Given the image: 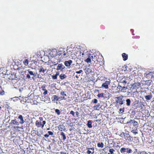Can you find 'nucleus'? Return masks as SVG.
<instances>
[{
	"mask_svg": "<svg viewBox=\"0 0 154 154\" xmlns=\"http://www.w3.org/2000/svg\"><path fill=\"white\" fill-rule=\"evenodd\" d=\"M116 101L118 105H125V100L124 97L121 96L116 97Z\"/></svg>",
	"mask_w": 154,
	"mask_h": 154,
	"instance_id": "2",
	"label": "nucleus"
},
{
	"mask_svg": "<svg viewBox=\"0 0 154 154\" xmlns=\"http://www.w3.org/2000/svg\"><path fill=\"white\" fill-rule=\"evenodd\" d=\"M84 70H85V72L86 74H88L90 73L92 71V70L90 68H85L84 69Z\"/></svg>",
	"mask_w": 154,
	"mask_h": 154,
	"instance_id": "21",
	"label": "nucleus"
},
{
	"mask_svg": "<svg viewBox=\"0 0 154 154\" xmlns=\"http://www.w3.org/2000/svg\"><path fill=\"white\" fill-rule=\"evenodd\" d=\"M58 128V130L60 131H62L63 130L65 131L66 130L65 126L63 124L59 125Z\"/></svg>",
	"mask_w": 154,
	"mask_h": 154,
	"instance_id": "11",
	"label": "nucleus"
},
{
	"mask_svg": "<svg viewBox=\"0 0 154 154\" xmlns=\"http://www.w3.org/2000/svg\"><path fill=\"white\" fill-rule=\"evenodd\" d=\"M68 49H67L66 50V51H67V54H69V55L70 54V53H70V51H68Z\"/></svg>",
	"mask_w": 154,
	"mask_h": 154,
	"instance_id": "50",
	"label": "nucleus"
},
{
	"mask_svg": "<svg viewBox=\"0 0 154 154\" xmlns=\"http://www.w3.org/2000/svg\"><path fill=\"white\" fill-rule=\"evenodd\" d=\"M70 114L72 115L73 116H74L75 112L73 111H71Z\"/></svg>",
	"mask_w": 154,
	"mask_h": 154,
	"instance_id": "45",
	"label": "nucleus"
},
{
	"mask_svg": "<svg viewBox=\"0 0 154 154\" xmlns=\"http://www.w3.org/2000/svg\"><path fill=\"white\" fill-rule=\"evenodd\" d=\"M63 57H67L69 56V54H67V53H64L63 55Z\"/></svg>",
	"mask_w": 154,
	"mask_h": 154,
	"instance_id": "40",
	"label": "nucleus"
},
{
	"mask_svg": "<svg viewBox=\"0 0 154 154\" xmlns=\"http://www.w3.org/2000/svg\"><path fill=\"white\" fill-rule=\"evenodd\" d=\"M85 61L87 63H89L91 61V58L88 57L85 60Z\"/></svg>",
	"mask_w": 154,
	"mask_h": 154,
	"instance_id": "39",
	"label": "nucleus"
},
{
	"mask_svg": "<svg viewBox=\"0 0 154 154\" xmlns=\"http://www.w3.org/2000/svg\"><path fill=\"white\" fill-rule=\"evenodd\" d=\"M60 78L61 80L63 79L66 78L67 77V76L63 74H61L60 75Z\"/></svg>",
	"mask_w": 154,
	"mask_h": 154,
	"instance_id": "20",
	"label": "nucleus"
},
{
	"mask_svg": "<svg viewBox=\"0 0 154 154\" xmlns=\"http://www.w3.org/2000/svg\"><path fill=\"white\" fill-rule=\"evenodd\" d=\"M60 97H58L57 96L54 95L53 97L52 98V99L53 101H57L58 100L60 99Z\"/></svg>",
	"mask_w": 154,
	"mask_h": 154,
	"instance_id": "14",
	"label": "nucleus"
},
{
	"mask_svg": "<svg viewBox=\"0 0 154 154\" xmlns=\"http://www.w3.org/2000/svg\"><path fill=\"white\" fill-rule=\"evenodd\" d=\"M45 70H46V69H45L42 67H41L39 69V72H42L43 73H44Z\"/></svg>",
	"mask_w": 154,
	"mask_h": 154,
	"instance_id": "30",
	"label": "nucleus"
},
{
	"mask_svg": "<svg viewBox=\"0 0 154 154\" xmlns=\"http://www.w3.org/2000/svg\"><path fill=\"white\" fill-rule=\"evenodd\" d=\"M78 65H79V64L78 63H77L76 64V66H77Z\"/></svg>",
	"mask_w": 154,
	"mask_h": 154,
	"instance_id": "62",
	"label": "nucleus"
},
{
	"mask_svg": "<svg viewBox=\"0 0 154 154\" xmlns=\"http://www.w3.org/2000/svg\"><path fill=\"white\" fill-rule=\"evenodd\" d=\"M126 152L128 153H131L132 152V150L129 148H125Z\"/></svg>",
	"mask_w": 154,
	"mask_h": 154,
	"instance_id": "26",
	"label": "nucleus"
},
{
	"mask_svg": "<svg viewBox=\"0 0 154 154\" xmlns=\"http://www.w3.org/2000/svg\"><path fill=\"white\" fill-rule=\"evenodd\" d=\"M18 119H20V121L19 122V123L21 124H23L25 121L23 120V117L22 115H20L18 117Z\"/></svg>",
	"mask_w": 154,
	"mask_h": 154,
	"instance_id": "13",
	"label": "nucleus"
},
{
	"mask_svg": "<svg viewBox=\"0 0 154 154\" xmlns=\"http://www.w3.org/2000/svg\"><path fill=\"white\" fill-rule=\"evenodd\" d=\"M28 72L29 74L31 75H32L34 77H35L36 76V74H35V73H34L33 72L31 71H30L29 70H28Z\"/></svg>",
	"mask_w": 154,
	"mask_h": 154,
	"instance_id": "29",
	"label": "nucleus"
},
{
	"mask_svg": "<svg viewBox=\"0 0 154 154\" xmlns=\"http://www.w3.org/2000/svg\"><path fill=\"white\" fill-rule=\"evenodd\" d=\"M60 135L62 137V139L63 140H65L66 139V137L64 133L63 132L60 133Z\"/></svg>",
	"mask_w": 154,
	"mask_h": 154,
	"instance_id": "18",
	"label": "nucleus"
},
{
	"mask_svg": "<svg viewBox=\"0 0 154 154\" xmlns=\"http://www.w3.org/2000/svg\"><path fill=\"white\" fill-rule=\"evenodd\" d=\"M109 152L108 154H113L114 153V152L115 151V150L113 149H109Z\"/></svg>",
	"mask_w": 154,
	"mask_h": 154,
	"instance_id": "33",
	"label": "nucleus"
},
{
	"mask_svg": "<svg viewBox=\"0 0 154 154\" xmlns=\"http://www.w3.org/2000/svg\"><path fill=\"white\" fill-rule=\"evenodd\" d=\"M0 94L2 95L5 94V92L1 86L0 87Z\"/></svg>",
	"mask_w": 154,
	"mask_h": 154,
	"instance_id": "28",
	"label": "nucleus"
},
{
	"mask_svg": "<svg viewBox=\"0 0 154 154\" xmlns=\"http://www.w3.org/2000/svg\"><path fill=\"white\" fill-rule=\"evenodd\" d=\"M48 133L49 135H52L53 134V133L51 131H48Z\"/></svg>",
	"mask_w": 154,
	"mask_h": 154,
	"instance_id": "43",
	"label": "nucleus"
},
{
	"mask_svg": "<svg viewBox=\"0 0 154 154\" xmlns=\"http://www.w3.org/2000/svg\"><path fill=\"white\" fill-rule=\"evenodd\" d=\"M87 149H90V150L91 149V150H92L93 151H94V148H93V147L90 148H87Z\"/></svg>",
	"mask_w": 154,
	"mask_h": 154,
	"instance_id": "51",
	"label": "nucleus"
},
{
	"mask_svg": "<svg viewBox=\"0 0 154 154\" xmlns=\"http://www.w3.org/2000/svg\"><path fill=\"white\" fill-rule=\"evenodd\" d=\"M126 102V104L127 106H129L130 105L131 101L129 99H127L125 100V102Z\"/></svg>",
	"mask_w": 154,
	"mask_h": 154,
	"instance_id": "23",
	"label": "nucleus"
},
{
	"mask_svg": "<svg viewBox=\"0 0 154 154\" xmlns=\"http://www.w3.org/2000/svg\"><path fill=\"white\" fill-rule=\"evenodd\" d=\"M16 98H18V97L17 98V97H15L14 98V99L13 100H15V99H16Z\"/></svg>",
	"mask_w": 154,
	"mask_h": 154,
	"instance_id": "60",
	"label": "nucleus"
},
{
	"mask_svg": "<svg viewBox=\"0 0 154 154\" xmlns=\"http://www.w3.org/2000/svg\"><path fill=\"white\" fill-rule=\"evenodd\" d=\"M82 72V70H80L79 71H77L76 72V73H78V74H80Z\"/></svg>",
	"mask_w": 154,
	"mask_h": 154,
	"instance_id": "46",
	"label": "nucleus"
},
{
	"mask_svg": "<svg viewBox=\"0 0 154 154\" xmlns=\"http://www.w3.org/2000/svg\"><path fill=\"white\" fill-rule=\"evenodd\" d=\"M92 102L94 103H96L97 102V100L96 99H94L92 100Z\"/></svg>",
	"mask_w": 154,
	"mask_h": 154,
	"instance_id": "42",
	"label": "nucleus"
},
{
	"mask_svg": "<svg viewBox=\"0 0 154 154\" xmlns=\"http://www.w3.org/2000/svg\"><path fill=\"white\" fill-rule=\"evenodd\" d=\"M152 97V94H150L148 95H147L145 96V99L146 100H149Z\"/></svg>",
	"mask_w": 154,
	"mask_h": 154,
	"instance_id": "25",
	"label": "nucleus"
},
{
	"mask_svg": "<svg viewBox=\"0 0 154 154\" xmlns=\"http://www.w3.org/2000/svg\"><path fill=\"white\" fill-rule=\"evenodd\" d=\"M44 92L43 93V94L44 95H45L47 94L48 93V91L47 90H46L45 91H44Z\"/></svg>",
	"mask_w": 154,
	"mask_h": 154,
	"instance_id": "48",
	"label": "nucleus"
},
{
	"mask_svg": "<svg viewBox=\"0 0 154 154\" xmlns=\"http://www.w3.org/2000/svg\"><path fill=\"white\" fill-rule=\"evenodd\" d=\"M126 84H125L122 83V82H119V84L118 86H125V85Z\"/></svg>",
	"mask_w": 154,
	"mask_h": 154,
	"instance_id": "36",
	"label": "nucleus"
},
{
	"mask_svg": "<svg viewBox=\"0 0 154 154\" xmlns=\"http://www.w3.org/2000/svg\"><path fill=\"white\" fill-rule=\"evenodd\" d=\"M59 75V72H57L56 73V74L55 75L57 76L58 75Z\"/></svg>",
	"mask_w": 154,
	"mask_h": 154,
	"instance_id": "56",
	"label": "nucleus"
},
{
	"mask_svg": "<svg viewBox=\"0 0 154 154\" xmlns=\"http://www.w3.org/2000/svg\"><path fill=\"white\" fill-rule=\"evenodd\" d=\"M117 89H118L119 91L124 92V91H125L127 89V88L125 86H118Z\"/></svg>",
	"mask_w": 154,
	"mask_h": 154,
	"instance_id": "8",
	"label": "nucleus"
},
{
	"mask_svg": "<svg viewBox=\"0 0 154 154\" xmlns=\"http://www.w3.org/2000/svg\"><path fill=\"white\" fill-rule=\"evenodd\" d=\"M134 111L137 112H141L143 113L147 114L149 113V111L146 109L145 106H137V107L134 109Z\"/></svg>",
	"mask_w": 154,
	"mask_h": 154,
	"instance_id": "1",
	"label": "nucleus"
},
{
	"mask_svg": "<svg viewBox=\"0 0 154 154\" xmlns=\"http://www.w3.org/2000/svg\"><path fill=\"white\" fill-rule=\"evenodd\" d=\"M32 79H34V77L33 76V77H32Z\"/></svg>",
	"mask_w": 154,
	"mask_h": 154,
	"instance_id": "63",
	"label": "nucleus"
},
{
	"mask_svg": "<svg viewBox=\"0 0 154 154\" xmlns=\"http://www.w3.org/2000/svg\"><path fill=\"white\" fill-rule=\"evenodd\" d=\"M20 151H21L23 154L25 153V151L23 149H21Z\"/></svg>",
	"mask_w": 154,
	"mask_h": 154,
	"instance_id": "52",
	"label": "nucleus"
},
{
	"mask_svg": "<svg viewBox=\"0 0 154 154\" xmlns=\"http://www.w3.org/2000/svg\"><path fill=\"white\" fill-rule=\"evenodd\" d=\"M120 136L121 137L124 136V139L126 141H130L131 140V139L132 138L129 134L125 133L124 132H122Z\"/></svg>",
	"mask_w": 154,
	"mask_h": 154,
	"instance_id": "3",
	"label": "nucleus"
},
{
	"mask_svg": "<svg viewBox=\"0 0 154 154\" xmlns=\"http://www.w3.org/2000/svg\"><path fill=\"white\" fill-rule=\"evenodd\" d=\"M75 77L77 78H79V77L77 75H76L75 76Z\"/></svg>",
	"mask_w": 154,
	"mask_h": 154,
	"instance_id": "61",
	"label": "nucleus"
},
{
	"mask_svg": "<svg viewBox=\"0 0 154 154\" xmlns=\"http://www.w3.org/2000/svg\"><path fill=\"white\" fill-rule=\"evenodd\" d=\"M110 81H106L105 83H103L102 87L105 88L106 89H107L108 88V85L110 83Z\"/></svg>",
	"mask_w": 154,
	"mask_h": 154,
	"instance_id": "7",
	"label": "nucleus"
},
{
	"mask_svg": "<svg viewBox=\"0 0 154 154\" xmlns=\"http://www.w3.org/2000/svg\"><path fill=\"white\" fill-rule=\"evenodd\" d=\"M108 147H109L108 146L106 147L103 149V150L104 151H105V150H106V148Z\"/></svg>",
	"mask_w": 154,
	"mask_h": 154,
	"instance_id": "58",
	"label": "nucleus"
},
{
	"mask_svg": "<svg viewBox=\"0 0 154 154\" xmlns=\"http://www.w3.org/2000/svg\"><path fill=\"white\" fill-rule=\"evenodd\" d=\"M26 77H27V78L28 79H30V76L29 75V74H28L27 75Z\"/></svg>",
	"mask_w": 154,
	"mask_h": 154,
	"instance_id": "54",
	"label": "nucleus"
},
{
	"mask_svg": "<svg viewBox=\"0 0 154 154\" xmlns=\"http://www.w3.org/2000/svg\"><path fill=\"white\" fill-rule=\"evenodd\" d=\"M125 79L124 78L122 79L121 81V82H122V83L125 84H126L127 81H126V80H125Z\"/></svg>",
	"mask_w": 154,
	"mask_h": 154,
	"instance_id": "32",
	"label": "nucleus"
},
{
	"mask_svg": "<svg viewBox=\"0 0 154 154\" xmlns=\"http://www.w3.org/2000/svg\"><path fill=\"white\" fill-rule=\"evenodd\" d=\"M88 150L87 151V153L88 154H90L91 153V151L90 150V149H87Z\"/></svg>",
	"mask_w": 154,
	"mask_h": 154,
	"instance_id": "47",
	"label": "nucleus"
},
{
	"mask_svg": "<svg viewBox=\"0 0 154 154\" xmlns=\"http://www.w3.org/2000/svg\"><path fill=\"white\" fill-rule=\"evenodd\" d=\"M97 146L98 147L103 148V147L104 144L103 143H98L97 144Z\"/></svg>",
	"mask_w": 154,
	"mask_h": 154,
	"instance_id": "24",
	"label": "nucleus"
},
{
	"mask_svg": "<svg viewBox=\"0 0 154 154\" xmlns=\"http://www.w3.org/2000/svg\"><path fill=\"white\" fill-rule=\"evenodd\" d=\"M96 122H100L101 121V119H97V120L96 121Z\"/></svg>",
	"mask_w": 154,
	"mask_h": 154,
	"instance_id": "59",
	"label": "nucleus"
},
{
	"mask_svg": "<svg viewBox=\"0 0 154 154\" xmlns=\"http://www.w3.org/2000/svg\"><path fill=\"white\" fill-rule=\"evenodd\" d=\"M23 63L26 66H27L28 64V60L27 59H26L23 61Z\"/></svg>",
	"mask_w": 154,
	"mask_h": 154,
	"instance_id": "35",
	"label": "nucleus"
},
{
	"mask_svg": "<svg viewBox=\"0 0 154 154\" xmlns=\"http://www.w3.org/2000/svg\"><path fill=\"white\" fill-rule=\"evenodd\" d=\"M55 112L58 115H59L60 114V110L58 109H56L55 110Z\"/></svg>",
	"mask_w": 154,
	"mask_h": 154,
	"instance_id": "37",
	"label": "nucleus"
},
{
	"mask_svg": "<svg viewBox=\"0 0 154 154\" xmlns=\"http://www.w3.org/2000/svg\"><path fill=\"white\" fill-rule=\"evenodd\" d=\"M75 113L76 114L77 116H78L79 115V112H75Z\"/></svg>",
	"mask_w": 154,
	"mask_h": 154,
	"instance_id": "57",
	"label": "nucleus"
},
{
	"mask_svg": "<svg viewBox=\"0 0 154 154\" xmlns=\"http://www.w3.org/2000/svg\"><path fill=\"white\" fill-rule=\"evenodd\" d=\"M10 124L12 125H19V123L17 122L16 119L15 120H12L10 123Z\"/></svg>",
	"mask_w": 154,
	"mask_h": 154,
	"instance_id": "10",
	"label": "nucleus"
},
{
	"mask_svg": "<svg viewBox=\"0 0 154 154\" xmlns=\"http://www.w3.org/2000/svg\"><path fill=\"white\" fill-rule=\"evenodd\" d=\"M72 63V61L71 60H69L68 61H65L64 62V65L67 67L69 66Z\"/></svg>",
	"mask_w": 154,
	"mask_h": 154,
	"instance_id": "9",
	"label": "nucleus"
},
{
	"mask_svg": "<svg viewBox=\"0 0 154 154\" xmlns=\"http://www.w3.org/2000/svg\"><path fill=\"white\" fill-rule=\"evenodd\" d=\"M97 96L99 98H100V97L103 98V99H104V97L103 95V93H101L98 94L97 95Z\"/></svg>",
	"mask_w": 154,
	"mask_h": 154,
	"instance_id": "27",
	"label": "nucleus"
},
{
	"mask_svg": "<svg viewBox=\"0 0 154 154\" xmlns=\"http://www.w3.org/2000/svg\"><path fill=\"white\" fill-rule=\"evenodd\" d=\"M57 66L56 69L57 70H60L62 71L65 68V66L63 65L62 63L58 64L57 63L56 64H54V66Z\"/></svg>",
	"mask_w": 154,
	"mask_h": 154,
	"instance_id": "4",
	"label": "nucleus"
},
{
	"mask_svg": "<svg viewBox=\"0 0 154 154\" xmlns=\"http://www.w3.org/2000/svg\"><path fill=\"white\" fill-rule=\"evenodd\" d=\"M61 54H62L61 53H59V54H58V55H61Z\"/></svg>",
	"mask_w": 154,
	"mask_h": 154,
	"instance_id": "64",
	"label": "nucleus"
},
{
	"mask_svg": "<svg viewBox=\"0 0 154 154\" xmlns=\"http://www.w3.org/2000/svg\"><path fill=\"white\" fill-rule=\"evenodd\" d=\"M101 106H94V109L97 110H100V109H102V108H101Z\"/></svg>",
	"mask_w": 154,
	"mask_h": 154,
	"instance_id": "34",
	"label": "nucleus"
},
{
	"mask_svg": "<svg viewBox=\"0 0 154 154\" xmlns=\"http://www.w3.org/2000/svg\"><path fill=\"white\" fill-rule=\"evenodd\" d=\"M136 128V127H135ZM132 130L131 131V132L133 133L134 134H138L137 129V128H132Z\"/></svg>",
	"mask_w": 154,
	"mask_h": 154,
	"instance_id": "17",
	"label": "nucleus"
},
{
	"mask_svg": "<svg viewBox=\"0 0 154 154\" xmlns=\"http://www.w3.org/2000/svg\"><path fill=\"white\" fill-rule=\"evenodd\" d=\"M52 78L53 79H57V76L55 75H52Z\"/></svg>",
	"mask_w": 154,
	"mask_h": 154,
	"instance_id": "44",
	"label": "nucleus"
},
{
	"mask_svg": "<svg viewBox=\"0 0 154 154\" xmlns=\"http://www.w3.org/2000/svg\"><path fill=\"white\" fill-rule=\"evenodd\" d=\"M42 90L43 91H45L46 90V89H45V86H42Z\"/></svg>",
	"mask_w": 154,
	"mask_h": 154,
	"instance_id": "49",
	"label": "nucleus"
},
{
	"mask_svg": "<svg viewBox=\"0 0 154 154\" xmlns=\"http://www.w3.org/2000/svg\"><path fill=\"white\" fill-rule=\"evenodd\" d=\"M122 57L123 58V60L124 61L127 60L128 59V55L125 53H123L122 55Z\"/></svg>",
	"mask_w": 154,
	"mask_h": 154,
	"instance_id": "16",
	"label": "nucleus"
},
{
	"mask_svg": "<svg viewBox=\"0 0 154 154\" xmlns=\"http://www.w3.org/2000/svg\"><path fill=\"white\" fill-rule=\"evenodd\" d=\"M134 153L135 154H145L144 152L143 151H138L137 149H135L134 152Z\"/></svg>",
	"mask_w": 154,
	"mask_h": 154,
	"instance_id": "15",
	"label": "nucleus"
},
{
	"mask_svg": "<svg viewBox=\"0 0 154 154\" xmlns=\"http://www.w3.org/2000/svg\"><path fill=\"white\" fill-rule=\"evenodd\" d=\"M92 122L91 120H89L88 122V123L87 124V126L89 128H91L92 127Z\"/></svg>",
	"mask_w": 154,
	"mask_h": 154,
	"instance_id": "19",
	"label": "nucleus"
},
{
	"mask_svg": "<svg viewBox=\"0 0 154 154\" xmlns=\"http://www.w3.org/2000/svg\"><path fill=\"white\" fill-rule=\"evenodd\" d=\"M140 83H135L132 85V86L133 88L135 89L140 87Z\"/></svg>",
	"mask_w": 154,
	"mask_h": 154,
	"instance_id": "12",
	"label": "nucleus"
},
{
	"mask_svg": "<svg viewBox=\"0 0 154 154\" xmlns=\"http://www.w3.org/2000/svg\"><path fill=\"white\" fill-rule=\"evenodd\" d=\"M44 136L45 137L47 138V137H48L49 136V135L46 134H45L44 135Z\"/></svg>",
	"mask_w": 154,
	"mask_h": 154,
	"instance_id": "53",
	"label": "nucleus"
},
{
	"mask_svg": "<svg viewBox=\"0 0 154 154\" xmlns=\"http://www.w3.org/2000/svg\"><path fill=\"white\" fill-rule=\"evenodd\" d=\"M60 94L61 96L60 97V99L61 100H66L67 98V95L64 91L61 92Z\"/></svg>",
	"mask_w": 154,
	"mask_h": 154,
	"instance_id": "5",
	"label": "nucleus"
},
{
	"mask_svg": "<svg viewBox=\"0 0 154 154\" xmlns=\"http://www.w3.org/2000/svg\"><path fill=\"white\" fill-rule=\"evenodd\" d=\"M127 124H132L134 126H137L138 125V123L136 121L134 120L131 119L129 121L127 122Z\"/></svg>",
	"mask_w": 154,
	"mask_h": 154,
	"instance_id": "6",
	"label": "nucleus"
},
{
	"mask_svg": "<svg viewBox=\"0 0 154 154\" xmlns=\"http://www.w3.org/2000/svg\"><path fill=\"white\" fill-rule=\"evenodd\" d=\"M35 125L38 127H41V122H39L38 121H36L35 123Z\"/></svg>",
	"mask_w": 154,
	"mask_h": 154,
	"instance_id": "22",
	"label": "nucleus"
},
{
	"mask_svg": "<svg viewBox=\"0 0 154 154\" xmlns=\"http://www.w3.org/2000/svg\"><path fill=\"white\" fill-rule=\"evenodd\" d=\"M42 123V124L41 125V127L43 128L44 127V125L46 124V122L45 121H43Z\"/></svg>",
	"mask_w": 154,
	"mask_h": 154,
	"instance_id": "41",
	"label": "nucleus"
},
{
	"mask_svg": "<svg viewBox=\"0 0 154 154\" xmlns=\"http://www.w3.org/2000/svg\"><path fill=\"white\" fill-rule=\"evenodd\" d=\"M120 151L121 153L126 152L125 148L122 147L121 148L120 150Z\"/></svg>",
	"mask_w": 154,
	"mask_h": 154,
	"instance_id": "31",
	"label": "nucleus"
},
{
	"mask_svg": "<svg viewBox=\"0 0 154 154\" xmlns=\"http://www.w3.org/2000/svg\"><path fill=\"white\" fill-rule=\"evenodd\" d=\"M39 119L40 121H43V118L42 117H40L39 118Z\"/></svg>",
	"mask_w": 154,
	"mask_h": 154,
	"instance_id": "55",
	"label": "nucleus"
},
{
	"mask_svg": "<svg viewBox=\"0 0 154 154\" xmlns=\"http://www.w3.org/2000/svg\"><path fill=\"white\" fill-rule=\"evenodd\" d=\"M124 111V108H120L119 109V112L120 113H123Z\"/></svg>",
	"mask_w": 154,
	"mask_h": 154,
	"instance_id": "38",
	"label": "nucleus"
}]
</instances>
